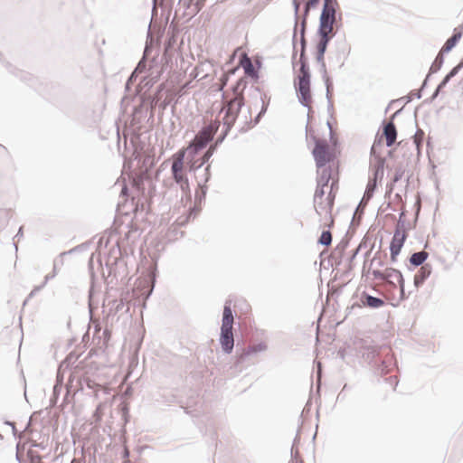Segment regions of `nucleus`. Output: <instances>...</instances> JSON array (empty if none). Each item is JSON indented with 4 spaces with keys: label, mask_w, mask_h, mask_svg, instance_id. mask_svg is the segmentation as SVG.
<instances>
[{
    "label": "nucleus",
    "mask_w": 463,
    "mask_h": 463,
    "mask_svg": "<svg viewBox=\"0 0 463 463\" xmlns=\"http://www.w3.org/2000/svg\"><path fill=\"white\" fill-rule=\"evenodd\" d=\"M333 27H323L318 26L317 34L319 36V41L317 44L326 46L327 48L328 43L334 36Z\"/></svg>",
    "instance_id": "nucleus-24"
},
{
    "label": "nucleus",
    "mask_w": 463,
    "mask_h": 463,
    "mask_svg": "<svg viewBox=\"0 0 463 463\" xmlns=\"http://www.w3.org/2000/svg\"><path fill=\"white\" fill-rule=\"evenodd\" d=\"M213 156L211 153H209L207 150L203 153V156L201 157V163L196 167L201 168L205 163L209 161V159Z\"/></svg>",
    "instance_id": "nucleus-47"
},
{
    "label": "nucleus",
    "mask_w": 463,
    "mask_h": 463,
    "mask_svg": "<svg viewBox=\"0 0 463 463\" xmlns=\"http://www.w3.org/2000/svg\"><path fill=\"white\" fill-rule=\"evenodd\" d=\"M443 54H444V52H441V51H439V52L436 56L434 61L432 62V64L430 68L429 75L431 73H436L441 69L443 62H444Z\"/></svg>",
    "instance_id": "nucleus-33"
},
{
    "label": "nucleus",
    "mask_w": 463,
    "mask_h": 463,
    "mask_svg": "<svg viewBox=\"0 0 463 463\" xmlns=\"http://www.w3.org/2000/svg\"><path fill=\"white\" fill-rule=\"evenodd\" d=\"M414 94H415V92L414 93H411V94H409V95H407L405 97L401 98L399 100L405 99L406 103H409V102H411L412 100V98H414V96H415Z\"/></svg>",
    "instance_id": "nucleus-60"
},
{
    "label": "nucleus",
    "mask_w": 463,
    "mask_h": 463,
    "mask_svg": "<svg viewBox=\"0 0 463 463\" xmlns=\"http://www.w3.org/2000/svg\"><path fill=\"white\" fill-rule=\"evenodd\" d=\"M323 80L326 86V99H329V97H332L331 91L333 90V81L329 76L324 77Z\"/></svg>",
    "instance_id": "nucleus-39"
},
{
    "label": "nucleus",
    "mask_w": 463,
    "mask_h": 463,
    "mask_svg": "<svg viewBox=\"0 0 463 463\" xmlns=\"http://www.w3.org/2000/svg\"><path fill=\"white\" fill-rule=\"evenodd\" d=\"M320 64V72L322 73V78L327 77V71L326 67V62L323 61L322 62H318Z\"/></svg>",
    "instance_id": "nucleus-55"
},
{
    "label": "nucleus",
    "mask_w": 463,
    "mask_h": 463,
    "mask_svg": "<svg viewBox=\"0 0 463 463\" xmlns=\"http://www.w3.org/2000/svg\"><path fill=\"white\" fill-rule=\"evenodd\" d=\"M146 99H147V102H148V104H149V107H150L151 110H154V109H155V108H156V107L157 106V104L159 103V98H157V97H152V96L150 95V96H148V97L146 98Z\"/></svg>",
    "instance_id": "nucleus-46"
},
{
    "label": "nucleus",
    "mask_w": 463,
    "mask_h": 463,
    "mask_svg": "<svg viewBox=\"0 0 463 463\" xmlns=\"http://www.w3.org/2000/svg\"><path fill=\"white\" fill-rule=\"evenodd\" d=\"M440 91H438V89L436 88V90H434L433 94L431 95V97L428 99H426V102H432L434 99H437V97L439 96Z\"/></svg>",
    "instance_id": "nucleus-59"
},
{
    "label": "nucleus",
    "mask_w": 463,
    "mask_h": 463,
    "mask_svg": "<svg viewBox=\"0 0 463 463\" xmlns=\"http://www.w3.org/2000/svg\"><path fill=\"white\" fill-rule=\"evenodd\" d=\"M111 337V333L108 328H105L102 335L99 336V345L100 348H107Z\"/></svg>",
    "instance_id": "nucleus-35"
},
{
    "label": "nucleus",
    "mask_w": 463,
    "mask_h": 463,
    "mask_svg": "<svg viewBox=\"0 0 463 463\" xmlns=\"http://www.w3.org/2000/svg\"><path fill=\"white\" fill-rule=\"evenodd\" d=\"M366 205L367 204H364V203L362 204L360 206V209L358 210V212H356V211L354 212V217H353V220H352V223H354L355 222H358L357 219L360 220L362 218V215L364 214V210Z\"/></svg>",
    "instance_id": "nucleus-44"
},
{
    "label": "nucleus",
    "mask_w": 463,
    "mask_h": 463,
    "mask_svg": "<svg viewBox=\"0 0 463 463\" xmlns=\"http://www.w3.org/2000/svg\"><path fill=\"white\" fill-rule=\"evenodd\" d=\"M395 231L399 232V235H401L403 231L406 232L405 220H398L396 227H395Z\"/></svg>",
    "instance_id": "nucleus-50"
},
{
    "label": "nucleus",
    "mask_w": 463,
    "mask_h": 463,
    "mask_svg": "<svg viewBox=\"0 0 463 463\" xmlns=\"http://www.w3.org/2000/svg\"><path fill=\"white\" fill-rule=\"evenodd\" d=\"M240 63L247 76L252 78L255 81L259 80V70L255 68L252 61L247 54L240 57Z\"/></svg>",
    "instance_id": "nucleus-14"
},
{
    "label": "nucleus",
    "mask_w": 463,
    "mask_h": 463,
    "mask_svg": "<svg viewBox=\"0 0 463 463\" xmlns=\"http://www.w3.org/2000/svg\"><path fill=\"white\" fill-rule=\"evenodd\" d=\"M247 86V81L244 79H240L236 81V83L232 86V90L233 92V97L232 99L241 98L244 100L243 90Z\"/></svg>",
    "instance_id": "nucleus-29"
},
{
    "label": "nucleus",
    "mask_w": 463,
    "mask_h": 463,
    "mask_svg": "<svg viewBox=\"0 0 463 463\" xmlns=\"http://www.w3.org/2000/svg\"><path fill=\"white\" fill-rule=\"evenodd\" d=\"M210 168H211V165H208L203 170V175L201 177H198L199 178V180H198L199 189L195 193V203H201L202 201H203L205 199L207 190H208L206 184L211 179Z\"/></svg>",
    "instance_id": "nucleus-10"
},
{
    "label": "nucleus",
    "mask_w": 463,
    "mask_h": 463,
    "mask_svg": "<svg viewBox=\"0 0 463 463\" xmlns=\"http://www.w3.org/2000/svg\"><path fill=\"white\" fill-rule=\"evenodd\" d=\"M463 33V24L454 29L453 34L445 42L441 48V52H449L459 42Z\"/></svg>",
    "instance_id": "nucleus-16"
},
{
    "label": "nucleus",
    "mask_w": 463,
    "mask_h": 463,
    "mask_svg": "<svg viewBox=\"0 0 463 463\" xmlns=\"http://www.w3.org/2000/svg\"><path fill=\"white\" fill-rule=\"evenodd\" d=\"M305 0H293V5H294L295 16H296L295 29H294V33H293V47H294V49H296L295 41H296V37H297V26H298V11H299V8H300V5ZM296 57H297V52H296V50H294L293 54H292V64L293 65L295 64Z\"/></svg>",
    "instance_id": "nucleus-28"
},
{
    "label": "nucleus",
    "mask_w": 463,
    "mask_h": 463,
    "mask_svg": "<svg viewBox=\"0 0 463 463\" xmlns=\"http://www.w3.org/2000/svg\"><path fill=\"white\" fill-rule=\"evenodd\" d=\"M387 278H396L399 288H400V300H405L408 296L405 294V286H404V279L402 272L396 269H389L385 273Z\"/></svg>",
    "instance_id": "nucleus-19"
},
{
    "label": "nucleus",
    "mask_w": 463,
    "mask_h": 463,
    "mask_svg": "<svg viewBox=\"0 0 463 463\" xmlns=\"http://www.w3.org/2000/svg\"><path fill=\"white\" fill-rule=\"evenodd\" d=\"M317 243L323 246H329L332 243V233L329 230L323 231L318 238Z\"/></svg>",
    "instance_id": "nucleus-34"
},
{
    "label": "nucleus",
    "mask_w": 463,
    "mask_h": 463,
    "mask_svg": "<svg viewBox=\"0 0 463 463\" xmlns=\"http://www.w3.org/2000/svg\"><path fill=\"white\" fill-rule=\"evenodd\" d=\"M203 7V5H200L198 2H195L194 5V10H193L194 14H198L202 10Z\"/></svg>",
    "instance_id": "nucleus-58"
},
{
    "label": "nucleus",
    "mask_w": 463,
    "mask_h": 463,
    "mask_svg": "<svg viewBox=\"0 0 463 463\" xmlns=\"http://www.w3.org/2000/svg\"><path fill=\"white\" fill-rule=\"evenodd\" d=\"M150 27L148 28V35H147V42L146 43V46H145V49H144V52H143V56L144 58H146L148 59V56L149 54L151 53L152 52V49H153V45H152V38L150 36Z\"/></svg>",
    "instance_id": "nucleus-41"
},
{
    "label": "nucleus",
    "mask_w": 463,
    "mask_h": 463,
    "mask_svg": "<svg viewBox=\"0 0 463 463\" xmlns=\"http://www.w3.org/2000/svg\"><path fill=\"white\" fill-rule=\"evenodd\" d=\"M219 146L220 145H216V141H214L213 144L210 145L207 151L213 155Z\"/></svg>",
    "instance_id": "nucleus-57"
},
{
    "label": "nucleus",
    "mask_w": 463,
    "mask_h": 463,
    "mask_svg": "<svg viewBox=\"0 0 463 463\" xmlns=\"http://www.w3.org/2000/svg\"><path fill=\"white\" fill-rule=\"evenodd\" d=\"M220 125V121H211L208 125L203 126L198 131L186 148V152L192 158H194L213 140Z\"/></svg>",
    "instance_id": "nucleus-2"
},
{
    "label": "nucleus",
    "mask_w": 463,
    "mask_h": 463,
    "mask_svg": "<svg viewBox=\"0 0 463 463\" xmlns=\"http://www.w3.org/2000/svg\"><path fill=\"white\" fill-rule=\"evenodd\" d=\"M229 132H230V130H227V128H224L222 131V133L220 134V136L215 139L216 145H221L226 138Z\"/></svg>",
    "instance_id": "nucleus-49"
},
{
    "label": "nucleus",
    "mask_w": 463,
    "mask_h": 463,
    "mask_svg": "<svg viewBox=\"0 0 463 463\" xmlns=\"http://www.w3.org/2000/svg\"><path fill=\"white\" fill-rule=\"evenodd\" d=\"M250 96L251 98H253L255 100H258V99L260 100V102H261V109H260V111L254 118V119L251 118V109L250 108L248 109L247 115H245V117H244V124L247 125V127L246 128L244 126L241 127V128L240 130L241 132H245L249 128H250L251 127L257 125L260 121L261 118L267 112V109H268V107H269V98L266 101L267 94L261 93V90H260V87L252 86L250 89Z\"/></svg>",
    "instance_id": "nucleus-4"
},
{
    "label": "nucleus",
    "mask_w": 463,
    "mask_h": 463,
    "mask_svg": "<svg viewBox=\"0 0 463 463\" xmlns=\"http://www.w3.org/2000/svg\"><path fill=\"white\" fill-rule=\"evenodd\" d=\"M312 154L317 168L324 167L327 163L332 161L334 157L332 153L329 151L326 140L324 139L315 140V146Z\"/></svg>",
    "instance_id": "nucleus-6"
},
{
    "label": "nucleus",
    "mask_w": 463,
    "mask_h": 463,
    "mask_svg": "<svg viewBox=\"0 0 463 463\" xmlns=\"http://www.w3.org/2000/svg\"><path fill=\"white\" fill-rule=\"evenodd\" d=\"M336 185L335 181H332L331 184V191L329 192L326 201L318 200L317 203H315V210L318 215L322 214V212L325 211L326 213L331 215V212L334 206L335 194H333V190Z\"/></svg>",
    "instance_id": "nucleus-11"
},
{
    "label": "nucleus",
    "mask_w": 463,
    "mask_h": 463,
    "mask_svg": "<svg viewBox=\"0 0 463 463\" xmlns=\"http://www.w3.org/2000/svg\"><path fill=\"white\" fill-rule=\"evenodd\" d=\"M244 105L245 100L241 99V98L231 99L226 102L225 114L222 118L224 128H227V130L232 129Z\"/></svg>",
    "instance_id": "nucleus-5"
},
{
    "label": "nucleus",
    "mask_w": 463,
    "mask_h": 463,
    "mask_svg": "<svg viewBox=\"0 0 463 463\" xmlns=\"http://www.w3.org/2000/svg\"><path fill=\"white\" fill-rule=\"evenodd\" d=\"M360 301L364 307L370 308H380L384 306V301L381 298L370 295L367 292H363L360 297Z\"/></svg>",
    "instance_id": "nucleus-18"
},
{
    "label": "nucleus",
    "mask_w": 463,
    "mask_h": 463,
    "mask_svg": "<svg viewBox=\"0 0 463 463\" xmlns=\"http://www.w3.org/2000/svg\"><path fill=\"white\" fill-rule=\"evenodd\" d=\"M461 69L456 65L454 68H452L449 72L448 73L451 78L455 77Z\"/></svg>",
    "instance_id": "nucleus-56"
},
{
    "label": "nucleus",
    "mask_w": 463,
    "mask_h": 463,
    "mask_svg": "<svg viewBox=\"0 0 463 463\" xmlns=\"http://www.w3.org/2000/svg\"><path fill=\"white\" fill-rule=\"evenodd\" d=\"M233 314L231 307V301L226 300L223 307L222 326L221 328L232 329L233 325Z\"/></svg>",
    "instance_id": "nucleus-22"
},
{
    "label": "nucleus",
    "mask_w": 463,
    "mask_h": 463,
    "mask_svg": "<svg viewBox=\"0 0 463 463\" xmlns=\"http://www.w3.org/2000/svg\"><path fill=\"white\" fill-rule=\"evenodd\" d=\"M125 305V300L123 298H120L119 300L113 301L111 308L114 309L115 313H118L123 310Z\"/></svg>",
    "instance_id": "nucleus-43"
},
{
    "label": "nucleus",
    "mask_w": 463,
    "mask_h": 463,
    "mask_svg": "<svg viewBox=\"0 0 463 463\" xmlns=\"http://www.w3.org/2000/svg\"><path fill=\"white\" fill-rule=\"evenodd\" d=\"M172 99L165 98L162 102L159 103V108L162 110H165L167 106H169L172 103Z\"/></svg>",
    "instance_id": "nucleus-53"
},
{
    "label": "nucleus",
    "mask_w": 463,
    "mask_h": 463,
    "mask_svg": "<svg viewBox=\"0 0 463 463\" xmlns=\"http://www.w3.org/2000/svg\"><path fill=\"white\" fill-rule=\"evenodd\" d=\"M376 188H377L376 181L375 180H369V182H368V184L366 185L364 196H363L362 200L360 201L358 206L356 207V212H358V210L360 209V206L362 204H364V203L367 204L368 203V202L373 197Z\"/></svg>",
    "instance_id": "nucleus-26"
},
{
    "label": "nucleus",
    "mask_w": 463,
    "mask_h": 463,
    "mask_svg": "<svg viewBox=\"0 0 463 463\" xmlns=\"http://www.w3.org/2000/svg\"><path fill=\"white\" fill-rule=\"evenodd\" d=\"M430 273L431 266L430 264L421 266L414 276V286L417 288L422 286L425 280L430 277Z\"/></svg>",
    "instance_id": "nucleus-23"
},
{
    "label": "nucleus",
    "mask_w": 463,
    "mask_h": 463,
    "mask_svg": "<svg viewBox=\"0 0 463 463\" xmlns=\"http://www.w3.org/2000/svg\"><path fill=\"white\" fill-rule=\"evenodd\" d=\"M317 184L322 186H327L330 180L332 179V168L331 166H326V165L322 168H317Z\"/></svg>",
    "instance_id": "nucleus-25"
},
{
    "label": "nucleus",
    "mask_w": 463,
    "mask_h": 463,
    "mask_svg": "<svg viewBox=\"0 0 463 463\" xmlns=\"http://www.w3.org/2000/svg\"><path fill=\"white\" fill-rule=\"evenodd\" d=\"M6 424L10 425L12 427V431H13V434L14 436L15 437L17 435V430L15 428V425L14 422H11V421H6Z\"/></svg>",
    "instance_id": "nucleus-61"
},
{
    "label": "nucleus",
    "mask_w": 463,
    "mask_h": 463,
    "mask_svg": "<svg viewBox=\"0 0 463 463\" xmlns=\"http://www.w3.org/2000/svg\"><path fill=\"white\" fill-rule=\"evenodd\" d=\"M400 253H398V252L391 251V261L395 262L397 260V256Z\"/></svg>",
    "instance_id": "nucleus-64"
},
{
    "label": "nucleus",
    "mask_w": 463,
    "mask_h": 463,
    "mask_svg": "<svg viewBox=\"0 0 463 463\" xmlns=\"http://www.w3.org/2000/svg\"><path fill=\"white\" fill-rule=\"evenodd\" d=\"M402 108L398 109L390 118L389 122H387L383 128V135L385 137L386 146L391 147L394 145L397 138V129L393 123L394 118L401 113Z\"/></svg>",
    "instance_id": "nucleus-9"
},
{
    "label": "nucleus",
    "mask_w": 463,
    "mask_h": 463,
    "mask_svg": "<svg viewBox=\"0 0 463 463\" xmlns=\"http://www.w3.org/2000/svg\"><path fill=\"white\" fill-rule=\"evenodd\" d=\"M268 348L267 345L263 342H260L257 345H249L248 347L242 350V353L236 357L235 365L238 366L242 364L246 357L255 354L257 353L264 352Z\"/></svg>",
    "instance_id": "nucleus-13"
},
{
    "label": "nucleus",
    "mask_w": 463,
    "mask_h": 463,
    "mask_svg": "<svg viewBox=\"0 0 463 463\" xmlns=\"http://www.w3.org/2000/svg\"><path fill=\"white\" fill-rule=\"evenodd\" d=\"M349 244V241L346 240V239H343L338 244L337 246L335 247V250H339L341 254H343V252L345 250V249L347 248Z\"/></svg>",
    "instance_id": "nucleus-45"
},
{
    "label": "nucleus",
    "mask_w": 463,
    "mask_h": 463,
    "mask_svg": "<svg viewBox=\"0 0 463 463\" xmlns=\"http://www.w3.org/2000/svg\"><path fill=\"white\" fill-rule=\"evenodd\" d=\"M30 458V463H43L42 458L39 455H35L33 451L28 452Z\"/></svg>",
    "instance_id": "nucleus-48"
},
{
    "label": "nucleus",
    "mask_w": 463,
    "mask_h": 463,
    "mask_svg": "<svg viewBox=\"0 0 463 463\" xmlns=\"http://www.w3.org/2000/svg\"><path fill=\"white\" fill-rule=\"evenodd\" d=\"M365 350L364 356L367 360H373L379 354L378 348L375 346H366Z\"/></svg>",
    "instance_id": "nucleus-37"
},
{
    "label": "nucleus",
    "mask_w": 463,
    "mask_h": 463,
    "mask_svg": "<svg viewBox=\"0 0 463 463\" xmlns=\"http://www.w3.org/2000/svg\"><path fill=\"white\" fill-rule=\"evenodd\" d=\"M184 150H179L173 156L171 174L175 182L180 186L184 194H190V185L186 174L184 172Z\"/></svg>",
    "instance_id": "nucleus-3"
},
{
    "label": "nucleus",
    "mask_w": 463,
    "mask_h": 463,
    "mask_svg": "<svg viewBox=\"0 0 463 463\" xmlns=\"http://www.w3.org/2000/svg\"><path fill=\"white\" fill-rule=\"evenodd\" d=\"M319 2H320V0H307V2H306L305 6H304V14H303L304 17L303 18L307 19L308 14H309L310 8L316 7L319 4Z\"/></svg>",
    "instance_id": "nucleus-40"
},
{
    "label": "nucleus",
    "mask_w": 463,
    "mask_h": 463,
    "mask_svg": "<svg viewBox=\"0 0 463 463\" xmlns=\"http://www.w3.org/2000/svg\"><path fill=\"white\" fill-rule=\"evenodd\" d=\"M150 73L141 79L137 86V93L139 95L146 94L155 83H156L161 76L162 70L155 71L152 65H150Z\"/></svg>",
    "instance_id": "nucleus-8"
},
{
    "label": "nucleus",
    "mask_w": 463,
    "mask_h": 463,
    "mask_svg": "<svg viewBox=\"0 0 463 463\" xmlns=\"http://www.w3.org/2000/svg\"><path fill=\"white\" fill-rule=\"evenodd\" d=\"M359 250H360V247H358L356 250H354L353 254L350 256L349 258V261H353L354 260V258L356 257V255L358 254L359 252Z\"/></svg>",
    "instance_id": "nucleus-63"
},
{
    "label": "nucleus",
    "mask_w": 463,
    "mask_h": 463,
    "mask_svg": "<svg viewBox=\"0 0 463 463\" xmlns=\"http://www.w3.org/2000/svg\"><path fill=\"white\" fill-rule=\"evenodd\" d=\"M325 187L326 186H322L317 184V189H316V192L314 194V203H317L318 200H323V197L325 195V190H324Z\"/></svg>",
    "instance_id": "nucleus-42"
},
{
    "label": "nucleus",
    "mask_w": 463,
    "mask_h": 463,
    "mask_svg": "<svg viewBox=\"0 0 463 463\" xmlns=\"http://www.w3.org/2000/svg\"><path fill=\"white\" fill-rule=\"evenodd\" d=\"M146 58L142 57L141 60L138 61L137 65L128 77L127 82H126V90H130L131 85L134 84L137 79V76L139 73L144 72L146 70Z\"/></svg>",
    "instance_id": "nucleus-20"
},
{
    "label": "nucleus",
    "mask_w": 463,
    "mask_h": 463,
    "mask_svg": "<svg viewBox=\"0 0 463 463\" xmlns=\"http://www.w3.org/2000/svg\"><path fill=\"white\" fill-rule=\"evenodd\" d=\"M390 268H386L384 270L373 269L372 274L375 279L381 280L386 288L394 289L398 285L396 278L392 277L389 279L385 276V273Z\"/></svg>",
    "instance_id": "nucleus-15"
},
{
    "label": "nucleus",
    "mask_w": 463,
    "mask_h": 463,
    "mask_svg": "<svg viewBox=\"0 0 463 463\" xmlns=\"http://www.w3.org/2000/svg\"><path fill=\"white\" fill-rule=\"evenodd\" d=\"M61 389H62L61 384H60L58 383L54 384V386L52 388V395L50 398V405L49 406L51 408H52L56 405Z\"/></svg>",
    "instance_id": "nucleus-36"
},
{
    "label": "nucleus",
    "mask_w": 463,
    "mask_h": 463,
    "mask_svg": "<svg viewBox=\"0 0 463 463\" xmlns=\"http://www.w3.org/2000/svg\"><path fill=\"white\" fill-rule=\"evenodd\" d=\"M299 73L295 80L294 86L298 95V102L311 110V73L307 55H299Z\"/></svg>",
    "instance_id": "nucleus-1"
},
{
    "label": "nucleus",
    "mask_w": 463,
    "mask_h": 463,
    "mask_svg": "<svg viewBox=\"0 0 463 463\" xmlns=\"http://www.w3.org/2000/svg\"><path fill=\"white\" fill-rule=\"evenodd\" d=\"M72 251H74V249L71 250H70V251H68V252H67V251H64V252H62V253H61V254H60V258H61V260H55L53 261V269H52V271H51V273H50V274H47V275L44 277V280H43V284H42V285L37 286V287H35V288H34V289L30 293V297H32V296H33L36 291H39V290H41L42 288H43L45 287V285L47 284V282H48L50 279H53V278L57 275V266H58V264H59V263H60L61 265H62V264H63L62 257H63V256H65V255H66V254H68V253H71Z\"/></svg>",
    "instance_id": "nucleus-17"
},
{
    "label": "nucleus",
    "mask_w": 463,
    "mask_h": 463,
    "mask_svg": "<svg viewBox=\"0 0 463 463\" xmlns=\"http://www.w3.org/2000/svg\"><path fill=\"white\" fill-rule=\"evenodd\" d=\"M429 257V253L425 250H420L414 252L411 255L409 261L410 264L414 267L423 266L425 265L424 262Z\"/></svg>",
    "instance_id": "nucleus-27"
},
{
    "label": "nucleus",
    "mask_w": 463,
    "mask_h": 463,
    "mask_svg": "<svg viewBox=\"0 0 463 463\" xmlns=\"http://www.w3.org/2000/svg\"><path fill=\"white\" fill-rule=\"evenodd\" d=\"M404 173L405 170L403 166L399 165L396 167L393 178L392 180V184H390L388 190L386 191L385 196H389L392 193L394 184H396L402 178Z\"/></svg>",
    "instance_id": "nucleus-31"
},
{
    "label": "nucleus",
    "mask_w": 463,
    "mask_h": 463,
    "mask_svg": "<svg viewBox=\"0 0 463 463\" xmlns=\"http://www.w3.org/2000/svg\"><path fill=\"white\" fill-rule=\"evenodd\" d=\"M165 89V84L161 83L160 85H158L156 93L154 95H152V97H157V98H159V100H160L162 98V92L164 91Z\"/></svg>",
    "instance_id": "nucleus-52"
},
{
    "label": "nucleus",
    "mask_w": 463,
    "mask_h": 463,
    "mask_svg": "<svg viewBox=\"0 0 463 463\" xmlns=\"http://www.w3.org/2000/svg\"><path fill=\"white\" fill-rule=\"evenodd\" d=\"M428 79H429V75L425 78V80H423L422 84H421V87L419 90L415 91V97L417 99H420L421 98V91L422 90H424L428 84Z\"/></svg>",
    "instance_id": "nucleus-51"
},
{
    "label": "nucleus",
    "mask_w": 463,
    "mask_h": 463,
    "mask_svg": "<svg viewBox=\"0 0 463 463\" xmlns=\"http://www.w3.org/2000/svg\"><path fill=\"white\" fill-rule=\"evenodd\" d=\"M219 341L222 351L225 354H230L234 347L232 329L221 328Z\"/></svg>",
    "instance_id": "nucleus-12"
},
{
    "label": "nucleus",
    "mask_w": 463,
    "mask_h": 463,
    "mask_svg": "<svg viewBox=\"0 0 463 463\" xmlns=\"http://www.w3.org/2000/svg\"><path fill=\"white\" fill-rule=\"evenodd\" d=\"M306 28H307V20H306V18H303L301 21V27H300V47L301 48H300L299 55H302V53L304 55H306V50H307V42L305 37Z\"/></svg>",
    "instance_id": "nucleus-32"
},
{
    "label": "nucleus",
    "mask_w": 463,
    "mask_h": 463,
    "mask_svg": "<svg viewBox=\"0 0 463 463\" xmlns=\"http://www.w3.org/2000/svg\"><path fill=\"white\" fill-rule=\"evenodd\" d=\"M337 0H324L323 7L319 17V25L323 27H333L336 21Z\"/></svg>",
    "instance_id": "nucleus-7"
},
{
    "label": "nucleus",
    "mask_w": 463,
    "mask_h": 463,
    "mask_svg": "<svg viewBox=\"0 0 463 463\" xmlns=\"http://www.w3.org/2000/svg\"><path fill=\"white\" fill-rule=\"evenodd\" d=\"M298 442H299V437H298V435H297L295 437V439H294V441H293V445H292V448H291V454H293L294 449H295V447H297Z\"/></svg>",
    "instance_id": "nucleus-62"
},
{
    "label": "nucleus",
    "mask_w": 463,
    "mask_h": 463,
    "mask_svg": "<svg viewBox=\"0 0 463 463\" xmlns=\"http://www.w3.org/2000/svg\"><path fill=\"white\" fill-rule=\"evenodd\" d=\"M384 163H385L384 158L379 157L377 159V163L374 165L373 177L370 178V180H375L377 182L378 179L383 178V172H384Z\"/></svg>",
    "instance_id": "nucleus-30"
},
{
    "label": "nucleus",
    "mask_w": 463,
    "mask_h": 463,
    "mask_svg": "<svg viewBox=\"0 0 463 463\" xmlns=\"http://www.w3.org/2000/svg\"><path fill=\"white\" fill-rule=\"evenodd\" d=\"M331 99H332V97H329V99H326V100H327V112L329 113L330 117L332 118L333 112H334V105H333Z\"/></svg>",
    "instance_id": "nucleus-54"
},
{
    "label": "nucleus",
    "mask_w": 463,
    "mask_h": 463,
    "mask_svg": "<svg viewBox=\"0 0 463 463\" xmlns=\"http://www.w3.org/2000/svg\"><path fill=\"white\" fill-rule=\"evenodd\" d=\"M407 239V232L403 231L401 235H399L398 231H394L393 237L390 243V251H394L400 253L402 248L404 245V242Z\"/></svg>",
    "instance_id": "nucleus-21"
},
{
    "label": "nucleus",
    "mask_w": 463,
    "mask_h": 463,
    "mask_svg": "<svg viewBox=\"0 0 463 463\" xmlns=\"http://www.w3.org/2000/svg\"><path fill=\"white\" fill-rule=\"evenodd\" d=\"M326 49L327 48L326 46L317 44V46H316V60L317 62H322L323 61H325L324 56L326 52Z\"/></svg>",
    "instance_id": "nucleus-38"
}]
</instances>
